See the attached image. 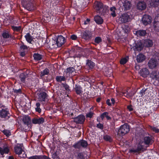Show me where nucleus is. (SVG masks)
Segmentation results:
<instances>
[{"mask_svg": "<svg viewBox=\"0 0 159 159\" xmlns=\"http://www.w3.org/2000/svg\"><path fill=\"white\" fill-rule=\"evenodd\" d=\"M153 142V140L151 137L146 136L144 137L143 142H140L137 145V147H134L132 149L129 150L130 152L136 153L142 150L143 148L144 144L146 145L151 144Z\"/></svg>", "mask_w": 159, "mask_h": 159, "instance_id": "obj_1", "label": "nucleus"}, {"mask_svg": "<svg viewBox=\"0 0 159 159\" xmlns=\"http://www.w3.org/2000/svg\"><path fill=\"white\" fill-rule=\"evenodd\" d=\"M21 2L23 7L27 10L32 9L34 6V0H22Z\"/></svg>", "mask_w": 159, "mask_h": 159, "instance_id": "obj_2", "label": "nucleus"}, {"mask_svg": "<svg viewBox=\"0 0 159 159\" xmlns=\"http://www.w3.org/2000/svg\"><path fill=\"white\" fill-rule=\"evenodd\" d=\"M129 130V126L127 124H125L121 126L118 131V134L120 136H123L127 133Z\"/></svg>", "mask_w": 159, "mask_h": 159, "instance_id": "obj_3", "label": "nucleus"}, {"mask_svg": "<svg viewBox=\"0 0 159 159\" xmlns=\"http://www.w3.org/2000/svg\"><path fill=\"white\" fill-rule=\"evenodd\" d=\"M94 7L96 10H107L108 7L106 5H104L101 2L96 1L94 3Z\"/></svg>", "mask_w": 159, "mask_h": 159, "instance_id": "obj_4", "label": "nucleus"}, {"mask_svg": "<svg viewBox=\"0 0 159 159\" xmlns=\"http://www.w3.org/2000/svg\"><path fill=\"white\" fill-rule=\"evenodd\" d=\"M130 17L126 13L122 14L119 18L118 22L120 23H125L130 20Z\"/></svg>", "mask_w": 159, "mask_h": 159, "instance_id": "obj_5", "label": "nucleus"}, {"mask_svg": "<svg viewBox=\"0 0 159 159\" xmlns=\"http://www.w3.org/2000/svg\"><path fill=\"white\" fill-rule=\"evenodd\" d=\"M56 40L57 47H61L66 42L65 38L61 35L58 36Z\"/></svg>", "mask_w": 159, "mask_h": 159, "instance_id": "obj_6", "label": "nucleus"}, {"mask_svg": "<svg viewBox=\"0 0 159 159\" xmlns=\"http://www.w3.org/2000/svg\"><path fill=\"white\" fill-rule=\"evenodd\" d=\"M152 20L151 16L146 15H144L142 19L143 23L144 25L150 24L152 22Z\"/></svg>", "mask_w": 159, "mask_h": 159, "instance_id": "obj_7", "label": "nucleus"}, {"mask_svg": "<svg viewBox=\"0 0 159 159\" xmlns=\"http://www.w3.org/2000/svg\"><path fill=\"white\" fill-rule=\"evenodd\" d=\"M121 2L122 3L123 7L124 8V10H128L130 9L132 5L129 1L121 0L119 2V3H120Z\"/></svg>", "mask_w": 159, "mask_h": 159, "instance_id": "obj_8", "label": "nucleus"}, {"mask_svg": "<svg viewBox=\"0 0 159 159\" xmlns=\"http://www.w3.org/2000/svg\"><path fill=\"white\" fill-rule=\"evenodd\" d=\"M157 65V63L156 60L153 58L149 60L148 63V66L149 68L150 69H153L155 68Z\"/></svg>", "mask_w": 159, "mask_h": 159, "instance_id": "obj_9", "label": "nucleus"}, {"mask_svg": "<svg viewBox=\"0 0 159 159\" xmlns=\"http://www.w3.org/2000/svg\"><path fill=\"white\" fill-rule=\"evenodd\" d=\"M137 7L139 10H144L146 7V5L143 1H140L137 4Z\"/></svg>", "mask_w": 159, "mask_h": 159, "instance_id": "obj_10", "label": "nucleus"}, {"mask_svg": "<svg viewBox=\"0 0 159 159\" xmlns=\"http://www.w3.org/2000/svg\"><path fill=\"white\" fill-rule=\"evenodd\" d=\"M143 48V46L140 41L136 42L135 45L133 47L134 50L135 51H140Z\"/></svg>", "mask_w": 159, "mask_h": 159, "instance_id": "obj_11", "label": "nucleus"}, {"mask_svg": "<svg viewBox=\"0 0 159 159\" xmlns=\"http://www.w3.org/2000/svg\"><path fill=\"white\" fill-rule=\"evenodd\" d=\"M39 100L41 102L45 101L47 97V94L44 92H41L38 94Z\"/></svg>", "mask_w": 159, "mask_h": 159, "instance_id": "obj_12", "label": "nucleus"}, {"mask_svg": "<svg viewBox=\"0 0 159 159\" xmlns=\"http://www.w3.org/2000/svg\"><path fill=\"white\" fill-rule=\"evenodd\" d=\"M84 116L82 115H80L74 119L75 122L77 123H82L84 121Z\"/></svg>", "mask_w": 159, "mask_h": 159, "instance_id": "obj_13", "label": "nucleus"}, {"mask_svg": "<svg viewBox=\"0 0 159 159\" xmlns=\"http://www.w3.org/2000/svg\"><path fill=\"white\" fill-rule=\"evenodd\" d=\"M134 34L137 36H144L146 34V31L144 30H135L134 31Z\"/></svg>", "mask_w": 159, "mask_h": 159, "instance_id": "obj_14", "label": "nucleus"}, {"mask_svg": "<svg viewBox=\"0 0 159 159\" xmlns=\"http://www.w3.org/2000/svg\"><path fill=\"white\" fill-rule=\"evenodd\" d=\"M140 74L142 77H145L149 74V71L146 68H143L140 71Z\"/></svg>", "mask_w": 159, "mask_h": 159, "instance_id": "obj_15", "label": "nucleus"}, {"mask_svg": "<svg viewBox=\"0 0 159 159\" xmlns=\"http://www.w3.org/2000/svg\"><path fill=\"white\" fill-rule=\"evenodd\" d=\"M150 77L152 79L156 80L159 79V72L156 71H152L150 75Z\"/></svg>", "mask_w": 159, "mask_h": 159, "instance_id": "obj_16", "label": "nucleus"}, {"mask_svg": "<svg viewBox=\"0 0 159 159\" xmlns=\"http://www.w3.org/2000/svg\"><path fill=\"white\" fill-rule=\"evenodd\" d=\"M20 146H16L14 148V151L15 152L16 154L18 155H20L23 152H24L22 148L21 147V145H20Z\"/></svg>", "mask_w": 159, "mask_h": 159, "instance_id": "obj_17", "label": "nucleus"}, {"mask_svg": "<svg viewBox=\"0 0 159 159\" xmlns=\"http://www.w3.org/2000/svg\"><path fill=\"white\" fill-rule=\"evenodd\" d=\"M145 59V57L142 54H139L137 56L136 60L138 62H141Z\"/></svg>", "mask_w": 159, "mask_h": 159, "instance_id": "obj_18", "label": "nucleus"}, {"mask_svg": "<svg viewBox=\"0 0 159 159\" xmlns=\"http://www.w3.org/2000/svg\"><path fill=\"white\" fill-rule=\"evenodd\" d=\"M91 36V33L89 31H86L83 33V38L85 39H88L90 38Z\"/></svg>", "mask_w": 159, "mask_h": 159, "instance_id": "obj_19", "label": "nucleus"}, {"mask_svg": "<svg viewBox=\"0 0 159 159\" xmlns=\"http://www.w3.org/2000/svg\"><path fill=\"white\" fill-rule=\"evenodd\" d=\"M153 44L152 40L149 39H146L144 42V45L146 47H152Z\"/></svg>", "mask_w": 159, "mask_h": 159, "instance_id": "obj_20", "label": "nucleus"}, {"mask_svg": "<svg viewBox=\"0 0 159 159\" xmlns=\"http://www.w3.org/2000/svg\"><path fill=\"white\" fill-rule=\"evenodd\" d=\"M66 72L70 76H72L75 75V70L72 67H69L66 69Z\"/></svg>", "mask_w": 159, "mask_h": 159, "instance_id": "obj_21", "label": "nucleus"}, {"mask_svg": "<svg viewBox=\"0 0 159 159\" xmlns=\"http://www.w3.org/2000/svg\"><path fill=\"white\" fill-rule=\"evenodd\" d=\"M25 37L26 41L30 43H32V42L33 41V38L29 33L26 34Z\"/></svg>", "mask_w": 159, "mask_h": 159, "instance_id": "obj_22", "label": "nucleus"}, {"mask_svg": "<svg viewBox=\"0 0 159 159\" xmlns=\"http://www.w3.org/2000/svg\"><path fill=\"white\" fill-rule=\"evenodd\" d=\"M48 44L49 47L51 48H56L57 47L56 39H52L50 40L48 43Z\"/></svg>", "mask_w": 159, "mask_h": 159, "instance_id": "obj_23", "label": "nucleus"}, {"mask_svg": "<svg viewBox=\"0 0 159 159\" xmlns=\"http://www.w3.org/2000/svg\"><path fill=\"white\" fill-rule=\"evenodd\" d=\"M94 20L98 24H101L103 22V19L100 16H97L94 18Z\"/></svg>", "mask_w": 159, "mask_h": 159, "instance_id": "obj_24", "label": "nucleus"}, {"mask_svg": "<svg viewBox=\"0 0 159 159\" xmlns=\"http://www.w3.org/2000/svg\"><path fill=\"white\" fill-rule=\"evenodd\" d=\"M9 151V149L7 147H6L2 148L0 147V153L2 155L4 153L7 154Z\"/></svg>", "mask_w": 159, "mask_h": 159, "instance_id": "obj_25", "label": "nucleus"}, {"mask_svg": "<svg viewBox=\"0 0 159 159\" xmlns=\"http://www.w3.org/2000/svg\"><path fill=\"white\" fill-rule=\"evenodd\" d=\"M44 119L41 118L39 119H34L33 120L32 122L34 124H41L43 122Z\"/></svg>", "mask_w": 159, "mask_h": 159, "instance_id": "obj_26", "label": "nucleus"}, {"mask_svg": "<svg viewBox=\"0 0 159 159\" xmlns=\"http://www.w3.org/2000/svg\"><path fill=\"white\" fill-rule=\"evenodd\" d=\"M8 111L4 109L2 110L0 112V115L2 117H5L7 116Z\"/></svg>", "mask_w": 159, "mask_h": 159, "instance_id": "obj_27", "label": "nucleus"}, {"mask_svg": "<svg viewBox=\"0 0 159 159\" xmlns=\"http://www.w3.org/2000/svg\"><path fill=\"white\" fill-rule=\"evenodd\" d=\"M95 65L94 63L91 61L88 60L86 63V66H88L89 69L93 68Z\"/></svg>", "mask_w": 159, "mask_h": 159, "instance_id": "obj_28", "label": "nucleus"}, {"mask_svg": "<svg viewBox=\"0 0 159 159\" xmlns=\"http://www.w3.org/2000/svg\"><path fill=\"white\" fill-rule=\"evenodd\" d=\"M34 60L36 61H39L41 60L43 56L38 53H34L33 55Z\"/></svg>", "mask_w": 159, "mask_h": 159, "instance_id": "obj_29", "label": "nucleus"}, {"mask_svg": "<svg viewBox=\"0 0 159 159\" xmlns=\"http://www.w3.org/2000/svg\"><path fill=\"white\" fill-rule=\"evenodd\" d=\"M75 89L77 94H80L81 93L82 89L80 86L76 85Z\"/></svg>", "mask_w": 159, "mask_h": 159, "instance_id": "obj_30", "label": "nucleus"}, {"mask_svg": "<svg viewBox=\"0 0 159 159\" xmlns=\"http://www.w3.org/2000/svg\"><path fill=\"white\" fill-rule=\"evenodd\" d=\"M49 72V70L48 69L46 68L41 72L40 75V76L42 77L46 75H47L48 74Z\"/></svg>", "mask_w": 159, "mask_h": 159, "instance_id": "obj_31", "label": "nucleus"}, {"mask_svg": "<svg viewBox=\"0 0 159 159\" xmlns=\"http://www.w3.org/2000/svg\"><path fill=\"white\" fill-rule=\"evenodd\" d=\"M22 120L24 124H27L30 121V119L28 116H23Z\"/></svg>", "mask_w": 159, "mask_h": 159, "instance_id": "obj_32", "label": "nucleus"}, {"mask_svg": "<svg viewBox=\"0 0 159 159\" xmlns=\"http://www.w3.org/2000/svg\"><path fill=\"white\" fill-rule=\"evenodd\" d=\"M153 26L156 31L159 32V23L153 22Z\"/></svg>", "mask_w": 159, "mask_h": 159, "instance_id": "obj_33", "label": "nucleus"}, {"mask_svg": "<svg viewBox=\"0 0 159 159\" xmlns=\"http://www.w3.org/2000/svg\"><path fill=\"white\" fill-rule=\"evenodd\" d=\"M105 117H106L107 120H110L111 119V117L108 115V113L107 112L103 113L101 116V117L102 120Z\"/></svg>", "mask_w": 159, "mask_h": 159, "instance_id": "obj_34", "label": "nucleus"}, {"mask_svg": "<svg viewBox=\"0 0 159 159\" xmlns=\"http://www.w3.org/2000/svg\"><path fill=\"white\" fill-rule=\"evenodd\" d=\"M145 90L142 89L140 91L139 93V97L144 98H145Z\"/></svg>", "mask_w": 159, "mask_h": 159, "instance_id": "obj_35", "label": "nucleus"}, {"mask_svg": "<svg viewBox=\"0 0 159 159\" xmlns=\"http://www.w3.org/2000/svg\"><path fill=\"white\" fill-rule=\"evenodd\" d=\"M80 143L81 146L83 147H86L88 145L87 142L84 140H81L80 141Z\"/></svg>", "mask_w": 159, "mask_h": 159, "instance_id": "obj_36", "label": "nucleus"}, {"mask_svg": "<svg viewBox=\"0 0 159 159\" xmlns=\"http://www.w3.org/2000/svg\"><path fill=\"white\" fill-rule=\"evenodd\" d=\"M11 28L14 31H19L21 30V27L20 26H16L12 25Z\"/></svg>", "mask_w": 159, "mask_h": 159, "instance_id": "obj_37", "label": "nucleus"}, {"mask_svg": "<svg viewBox=\"0 0 159 159\" xmlns=\"http://www.w3.org/2000/svg\"><path fill=\"white\" fill-rule=\"evenodd\" d=\"M56 79L57 81H65V78L63 76H57L56 77Z\"/></svg>", "mask_w": 159, "mask_h": 159, "instance_id": "obj_38", "label": "nucleus"}, {"mask_svg": "<svg viewBox=\"0 0 159 159\" xmlns=\"http://www.w3.org/2000/svg\"><path fill=\"white\" fill-rule=\"evenodd\" d=\"M26 75L25 73H21L20 75V80L22 82H25V80L26 78Z\"/></svg>", "mask_w": 159, "mask_h": 159, "instance_id": "obj_39", "label": "nucleus"}, {"mask_svg": "<svg viewBox=\"0 0 159 159\" xmlns=\"http://www.w3.org/2000/svg\"><path fill=\"white\" fill-rule=\"evenodd\" d=\"M159 2V0H151L150 4L154 7H156L157 3Z\"/></svg>", "mask_w": 159, "mask_h": 159, "instance_id": "obj_40", "label": "nucleus"}, {"mask_svg": "<svg viewBox=\"0 0 159 159\" xmlns=\"http://www.w3.org/2000/svg\"><path fill=\"white\" fill-rule=\"evenodd\" d=\"M122 93L127 98L131 97L133 96V95L134 94H133L131 93H129L128 92V91H126V93L123 92Z\"/></svg>", "mask_w": 159, "mask_h": 159, "instance_id": "obj_41", "label": "nucleus"}, {"mask_svg": "<svg viewBox=\"0 0 159 159\" xmlns=\"http://www.w3.org/2000/svg\"><path fill=\"white\" fill-rule=\"evenodd\" d=\"M28 159H42V156H34L29 157Z\"/></svg>", "mask_w": 159, "mask_h": 159, "instance_id": "obj_42", "label": "nucleus"}, {"mask_svg": "<svg viewBox=\"0 0 159 159\" xmlns=\"http://www.w3.org/2000/svg\"><path fill=\"white\" fill-rule=\"evenodd\" d=\"M27 47L24 44L20 45V51H23V50H27Z\"/></svg>", "mask_w": 159, "mask_h": 159, "instance_id": "obj_43", "label": "nucleus"}, {"mask_svg": "<svg viewBox=\"0 0 159 159\" xmlns=\"http://www.w3.org/2000/svg\"><path fill=\"white\" fill-rule=\"evenodd\" d=\"M123 29L125 33H127L130 30V28L128 25H125L123 27Z\"/></svg>", "mask_w": 159, "mask_h": 159, "instance_id": "obj_44", "label": "nucleus"}, {"mask_svg": "<svg viewBox=\"0 0 159 159\" xmlns=\"http://www.w3.org/2000/svg\"><path fill=\"white\" fill-rule=\"evenodd\" d=\"M128 61V58H122L120 61V63L121 64H124L126 63Z\"/></svg>", "mask_w": 159, "mask_h": 159, "instance_id": "obj_45", "label": "nucleus"}, {"mask_svg": "<svg viewBox=\"0 0 159 159\" xmlns=\"http://www.w3.org/2000/svg\"><path fill=\"white\" fill-rule=\"evenodd\" d=\"M73 147L75 148H80L81 147V145L80 143V141L77 143H76L75 144L73 145Z\"/></svg>", "mask_w": 159, "mask_h": 159, "instance_id": "obj_46", "label": "nucleus"}, {"mask_svg": "<svg viewBox=\"0 0 159 159\" xmlns=\"http://www.w3.org/2000/svg\"><path fill=\"white\" fill-rule=\"evenodd\" d=\"M3 133L7 136H8L11 135L10 131L7 130H5L3 131Z\"/></svg>", "mask_w": 159, "mask_h": 159, "instance_id": "obj_47", "label": "nucleus"}, {"mask_svg": "<svg viewBox=\"0 0 159 159\" xmlns=\"http://www.w3.org/2000/svg\"><path fill=\"white\" fill-rule=\"evenodd\" d=\"M101 41L102 39L99 37H96L95 39V42L97 43H99Z\"/></svg>", "mask_w": 159, "mask_h": 159, "instance_id": "obj_48", "label": "nucleus"}, {"mask_svg": "<svg viewBox=\"0 0 159 159\" xmlns=\"http://www.w3.org/2000/svg\"><path fill=\"white\" fill-rule=\"evenodd\" d=\"M3 37L5 38H8L9 37V34L6 32H4L2 34Z\"/></svg>", "mask_w": 159, "mask_h": 159, "instance_id": "obj_49", "label": "nucleus"}, {"mask_svg": "<svg viewBox=\"0 0 159 159\" xmlns=\"http://www.w3.org/2000/svg\"><path fill=\"white\" fill-rule=\"evenodd\" d=\"M154 22L159 23V14L157 15L155 17Z\"/></svg>", "mask_w": 159, "mask_h": 159, "instance_id": "obj_50", "label": "nucleus"}, {"mask_svg": "<svg viewBox=\"0 0 159 159\" xmlns=\"http://www.w3.org/2000/svg\"><path fill=\"white\" fill-rule=\"evenodd\" d=\"M77 158L80 159H83L84 158L83 154L82 153H79L77 155Z\"/></svg>", "mask_w": 159, "mask_h": 159, "instance_id": "obj_51", "label": "nucleus"}, {"mask_svg": "<svg viewBox=\"0 0 159 159\" xmlns=\"http://www.w3.org/2000/svg\"><path fill=\"white\" fill-rule=\"evenodd\" d=\"M63 87L67 90L69 89V86L66 84H62Z\"/></svg>", "mask_w": 159, "mask_h": 159, "instance_id": "obj_52", "label": "nucleus"}, {"mask_svg": "<svg viewBox=\"0 0 159 159\" xmlns=\"http://www.w3.org/2000/svg\"><path fill=\"white\" fill-rule=\"evenodd\" d=\"M93 113L91 112H90L86 114V116L87 117L91 118L93 116Z\"/></svg>", "mask_w": 159, "mask_h": 159, "instance_id": "obj_53", "label": "nucleus"}, {"mask_svg": "<svg viewBox=\"0 0 159 159\" xmlns=\"http://www.w3.org/2000/svg\"><path fill=\"white\" fill-rule=\"evenodd\" d=\"M90 21V19L89 18H87L86 20L84 21V24L86 25L89 24Z\"/></svg>", "mask_w": 159, "mask_h": 159, "instance_id": "obj_54", "label": "nucleus"}, {"mask_svg": "<svg viewBox=\"0 0 159 159\" xmlns=\"http://www.w3.org/2000/svg\"><path fill=\"white\" fill-rule=\"evenodd\" d=\"M156 133L158 132L159 130L158 129H157L155 127H152L151 128Z\"/></svg>", "mask_w": 159, "mask_h": 159, "instance_id": "obj_55", "label": "nucleus"}, {"mask_svg": "<svg viewBox=\"0 0 159 159\" xmlns=\"http://www.w3.org/2000/svg\"><path fill=\"white\" fill-rule=\"evenodd\" d=\"M70 38L72 40H75L77 39V37L76 35L74 34L71 36Z\"/></svg>", "mask_w": 159, "mask_h": 159, "instance_id": "obj_56", "label": "nucleus"}, {"mask_svg": "<svg viewBox=\"0 0 159 159\" xmlns=\"http://www.w3.org/2000/svg\"><path fill=\"white\" fill-rule=\"evenodd\" d=\"M112 11L111 13V16L114 17L116 16V13L115 11Z\"/></svg>", "mask_w": 159, "mask_h": 159, "instance_id": "obj_57", "label": "nucleus"}, {"mask_svg": "<svg viewBox=\"0 0 159 159\" xmlns=\"http://www.w3.org/2000/svg\"><path fill=\"white\" fill-rule=\"evenodd\" d=\"M97 127L98 128L102 129L103 128V125L102 124L99 123L97 125Z\"/></svg>", "mask_w": 159, "mask_h": 159, "instance_id": "obj_58", "label": "nucleus"}, {"mask_svg": "<svg viewBox=\"0 0 159 159\" xmlns=\"http://www.w3.org/2000/svg\"><path fill=\"white\" fill-rule=\"evenodd\" d=\"M42 159H51L50 158L47 157L45 155L42 156Z\"/></svg>", "mask_w": 159, "mask_h": 159, "instance_id": "obj_59", "label": "nucleus"}, {"mask_svg": "<svg viewBox=\"0 0 159 159\" xmlns=\"http://www.w3.org/2000/svg\"><path fill=\"white\" fill-rule=\"evenodd\" d=\"M36 111H37L40 113L41 111V109L40 108V107H36L35 108Z\"/></svg>", "mask_w": 159, "mask_h": 159, "instance_id": "obj_60", "label": "nucleus"}, {"mask_svg": "<svg viewBox=\"0 0 159 159\" xmlns=\"http://www.w3.org/2000/svg\"><path fill=\"white\" fill-rule=\"evenodd\" d=\"M20 55L22 57H24L25 55V52L20 51Z\"/></svg>", "mask_w": 159, "mask_h": 159, "instance_id": "obj_61", "label": "nucleus"}, {"mask_svg": "<svg viewBox=\"0 0 159 159\" xmlns=\"http://www.w3.org/2000/svg\"><path fill=\"white\" fill-rule=\"evenodd\" d=\"M14 92H15V93H20V92H21V90H20V89H18V90H17V89H14Z\"/></svg>", "mask_w": 159, "mask_h": 159, "instance_id": "obj_62", "label": "nucleus"}, {"mask_svg": "<svg viewBox=\"0 0 159 159\" xmlns=\"http://www.w3.org/2000/svg\"><path fill=\"white\" fill-rule=\"evenodd\" d=\"M127 108L130 111H131L133 110V108L131 106H129Z\"/></svg>", "mask_w": 159, "mask_h": 159, "instance_id": "obj_63", "label": "nucleus"}, {"mask_svg": "<svg viewBox=\"0 0 159 159\" xmlns=\"http://www.w3.org/2000/svg\"><path fill=\"white\" fill-rule=\"evenodd\" d=\"M109 136H105L104 137V139H105L107 140H109Z\"/></svg>", "mask_w": 159, "mask_h": 159, "instance_id": "obj_64", "label": "nucleus"}]
</instances>
